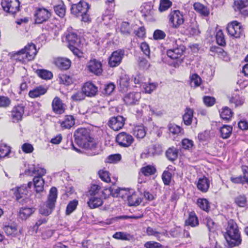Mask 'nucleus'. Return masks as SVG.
<instances>
[{
    "instance_id": "obj_1",
    "label": "nucleus",
    "mask_w": 248,
    "mask_h": 248,
    "mask_svg": "<svg viewBox=\"0 0 248 248\" xmlns=\"http://www.w3.org/2000/svg\"><path fill=\"white\" fill-rule=\"evenodd\" d=\"M74 137L76 142L79 146L92 151V153H90V155L97 154L95 151L97 144L90 137L88 130L84 128H78L75 132Z\"/></svg>"
},
{
    "instance_id": "obj_2",
    "label": "nucleus",
    "mask_w": 248,
    "mask_h": 248,
    "mask_svg": "<svg viewBox=\"0 0 248 248\" xmlns=\"http://www.w3.org/2000/svg\"><path fill=\"white\" fill-rule=\"evenodd\" d=\"M224 237L229 244L231 246H238L242 242L240 233L237 224L233 220L231 219L228 222Z\"/></svg>"
},
{
    "instance_id": "obj_3",
    "label": "nucleus",
    "mask_w": 248,
    "mask_h": 248,
    "mask_svg": "<svg viewBox=\"0 0 248 248\" xmlns=\"http://www.w3.org/2000/svg\"><path fill=\"white\" fill-rule=\"evenodd\" d=\"M37 53L35 45L30 43L20 50L12 54L13 58L22 63H26L33 60Z\"/></svg>"
},
{
    "instance_id": "obj_4",
    "label": "nucleus",
    "mask_w": 248,
    "mask_h": 248,
    "mask_svg": "<svg viewBox=\"0 0 248 248\" xmlns=\"http://www.w3.org/2000/svg\"><path fill=\"white\" fill-rule=\"evenodd\" d=\"M90 7L84 0H80L77 4H74L71 8L72 14L77 17H81V21L84 22H90L91 18L88 14Z\"/></svg>"
},
{
    "instance_id": "obj_5",
    "label": "nucleus",
    "mask_w": 248,
    "mask_h": 248,
    "mask_svg": "<svg viewBox=\"0 0 248 248\" xmlns=\"http://www.w3.org/2000/svg\"><path fill=\"white\" fill-rule=\"evenodd\" d=\"M57 198V189L55 187H52L49 191L46 203L40 206L39 208L40 213L45 216H48L51 214L55 207Z\"/></svg>"
},
{
    "instance_id": "obj_6",
    "label": "nucleus",
    "mask_w": 248,
    "mask_h": 248,
    "mask_svg": "<svg viewBox=\"0 0 248 248\" xmlns=\"http://www.w3.org/2000/svg\"><path fill=\"white\" fill-rule=\"evenodd\" d=\"M227 31L229 35L238 38L243 35L244 29L241 23L234 20L228 24Z\"/></svg>"
},
{
    "instance_id": "obj_7",
    "label": "nucleus",
    "mask_w": 248,
    "mask_h": 248,
    "mask_svg": "<svg viewBox=\"0 0 248 248\" xmlns=\"http://www.w3.org/2000/svg\"><path fill=\"white\" fill-rule=\"evenodd\" d=\"M1 4L4 11L12 15L19 10L18 0H2Z\"/></svg>"
},
{
    "instance_id": "obj_8",
    "label": "nucleus",
    "mask_w": 248,
    "mask_h": 248,
    "mask_svg": "<svg viewBox=\"0 0 248 248\" xmlns=\"http://www.w3.org/2000/svg\"><path fill=\"white\" fill-rule=\"evenodd\" d=\"M87 70L97 76H100L103 72L102 64L95 59H91L86 64Z\"/></svg>"
},
{
    "instance_id": "obj_9",
    "label": "nucleus",
    "mask_w": 248,
    "mask_h": 248,
    "mask_svg": "<svg viewBox=\"0 0 248 248\" xmlns=\"http://www.w3.org/2000/svg\"><path fill=\"white\" fill-rule=\"evenodd\" d=\"M134 139L132 135L125 132H122L119 133L116 137V142L123 147H128L133 142Z\"/></svg>"
},
{
    "instance_id": "obj_10",
    "label": "nucleus",
    "mask_w": 248,
    "mask_h": 248,
    "mask_svg": "<svg viewBox=\"0 0 248 248\" xmlns=\"http://www.w3.org/2000/svg\"><path fill=\"white\" fill-rule=\"evenodd\" d=\"M169 21L174 28H178L184 22L183 15L179 10L171 11L169 15Z\"/></svg>"
},
{
    "instance_id": "obj_11",
    "label": "nucleus",
    "mask_w": 248,
    "mask_h": 248,
    "mask_svg": "<svg viewBox=\"0 0 248 248\" xmlns=\"http://www.w3.org/2000/svg\"><path fill=\"white\" fill-rule=\"evenodd\" d=\"M141 98V94L139 92H130L126 94L123 97L125 104L128 106L137 104Z\"/></svg>"
},
{
    "instance_id": "obj_12",
    "label": "nucleus",
    "mask_w": 248,
    "mask_h": 248,
    "mask_svg": "<svg viewBox=\"0 0 248 248\" xmlns=\"http://www.w3.org/2000/svg\"><path fill=\"white\" fill-rule=\"evenodd\" d=\"M51 16L49 11L45 8H39L35 14V23L41 24L47 20Z\"/></svg>"
},
{
    "instance_id": "obj_13",
    "label": "nucleus",
    "mask_w": 248,
    "mask_h": 248,
    "mask_svg": "<svg viewBox=\"0 0 248 248\" xmlns=\"http://www.w3.org/2000/svg\"><path fill=\"white\" fill-rule=\"evenodd\" d=\"M124 118L121 116L113 117L110 119L108 124L114 131H118L122 129L124 124Z\"/></svg>"
},
{
    "instance_id": "obj_14",
    "label": "nucleus",
    "mask_w": 248,
    "mask_h": 248,
    "mask_svg": "<svg viewBox=\"0 0 248 248\" xmlns=\"http://www.w3.org/2000/svg\"><path fill=\"white\" fill-rule=\"evenodd\" d=\"M124 55V51L118 50L114 51L109 58L108 64L110 67H116L119 65Z\"/></svg>"
},
{
    "instance_id": "obj_15",
    "label": "nucleus",
    "mask_w": 248,
    "mask_h": 248,
    "mask_svg": "<svg viewBox=\"0 0 248 248\" xmlns=\"http://www.w3.org/2000/svg\"><path fill=\"white\" fill-rule=\"evenodd\" d=\"M234 9L244 16L248 15V0H236L234 1Z\"/></svg>"
},
{
    "instance_id": "obj_16",
    "label": "nucleus",
    "mask_w": 248,
    "mask_h": 248,
    "mask_svg": "<svg viewBox=\"0 0 248 248\" xmlns=\"http://www.w3.org/2000/svg\"><path fill=\"white\" fill-rule=\"evenodd\" d=\"M185 47L183 45H180L175 48L170 49L167 51V54L169 57L173 60L180 59L185 51Z\"/></svg>"
},
{
    "instance_id": "obj_17",
    "label": "nucleus",
    "mask_w": 248,
    "mask_h": 248,
    "mask_svg": "<svg viewBox=\"0 0 248 248\" xmlns=\"http://www.w3.org/2000/svg\"><path fill=\"white\" fill-rule=\"evenodd\" d=\"M24 113V107L19 105L14 107L11 111V118L13 122H18L22 119Z\"/></svg>"
},
{
    "instance_id": "obj_18",
    "label": "nucleus",
    "mask_w": 248,
    "mask_h": 248,
    "mask_svg": "<svg viewBox=\"0 0 248 248\" xmlns=\"http://www.w3.org/2000/svg\"><path fill=\"white\" fill-rule=\"evenodd\" d=\"M53 111L57 114H62L65 111V106L62 100L58 97H55L52 102Z\"/></svg>"
},
{
    "instance_id": "obj_19",
    "label": "nucleus",
    "mask_w": 248,
    "mask_h": 248,
    "mask_svg": "<svg viewBox=\"0 0 248 248\" xmlns=\"http://www.w3.org/2000/svg\"><path fill=\"white\" fill-rule=\"evenodd\" d=\"M82 90L84 92L86 96L92 97L96 94L98 88L93 83L87 82L84 84Z\"/></svg>"
},
{
    "instance_id": "obj_20",
    "label": "nucleus",
    "mask_w": 248,
    "mask_h": 248,
    "mask_svg": "<svg viewBox=\"0 0 248 248\" xmlns=\"http://www.w3.org/2000/svg\"><path fill=\"white\" fill-rule=\"evenodd\" d=\"M210 181L205 177L200 178L197 183L198 189L202 192H206L209 189Z\"/></svg>"
},
{
    "instance_id": "obj_21",
    "label": "nucleus",
    "mask_w": 248,
    "mask_h": 248,
    "mask_svg": "<svg viewBox=\"0 0 248 248\" xmlns=\"http://www.w3.org/2000/svg\"><path fill=\"white\" fill-rule=\"evenodd\" d=\"M55 64L61 69L67 70L71 66V61L67 58H58L55 61Z\"/></svg>"
},
{
    "instance_id": "obj_22",
    "label": "nucleus",
    "mask_w": 248,
    "mask_h": 248,
    "mask_svg": "<svg viewBox=\"0 0 248 248\" xmlns=\"http://www.w3.org/2000/svg\"><path fill=\"white\" fill-rule=\"evenodd\" d=\"M66 38L68 42V46L73 45L79 46L80 45V39L76 33L74 32H70L66 35Z\"/></svg>"
},
{
    "instance_id": "obj_23",
    "label": "nucleus",
    "mask_w": 248,
    "mask_h": 248,
    "mask_svg": "<svg viewBox=\"0 0 248 248\" xmlns=\"http://www.w3.org/2000/svg\"><path fill=\"white\" fill-rule=\"evenodd\" d=\"M130 78L128 75H124L120 77L119 80L120 89L121 92H125L129 88Z\"/></svg>"
},
{
    "instance_id": "obj_24",
    "label": "nucleus",
    "mask_w": 248,
    "mask_h": 248,
    "mask_svg": "<svg viewBox=\"0 0 248 248\" xmlns=\"http://www.w3.org/2000/svg\"><path fill=\"white\" fill-rule=\"evenodd\" d=\"M75 119L72 115H66L64 120L60 122L62 128L63 129H70L75 124Z\"/></svg>"
},
{
    "instance_id": "obj_25",
    "label": "nucleus",
    "mask_w": 248,
    "mask_h": 248,
    "mask_svg": "<svg viewBox=\"0 0 248 248\" xmlns=\"http://www.w3.org/2000/svg\"><path fill=\"white\" fill-rule=\"evenodd\" d=\"M87 203L90 208L94 209L101 206L103 203V201L100 197L92 196L90 198Z\"/></svg>"
},
{
    "instance_id": "obj_26",
    "label": "nucleus",
    "mask_w": 248,
    "mask_h": 248,
    "mask_svg": "<svg viewBox=\"0 0 248 248\" xmlns=\"http://www.w3.org/2000/svg\"><path fill=\"white\" fill-rule=\"evenodd\" d=\"M34 212V209L29 207H22L19 209L18 216L20 218L25 220Z\"/></svg>"
},
{
    "instance_id": "obj_27",
    "label": "nucleus",
    "mask_w": 248,
    "mask_h": 248,
    "mask_svg": "<svg viewBox=\"0 0 248 248\" xmlns=\"http://www.w3.org/2000/svg\"><path fill=\"white\" fill-rule=\"evenodd\" d=\"M146 233L149 236H154L158 241L162 240L161 239V235L167 236L168 235L167 232L166 231L159 232L150 227H148L147 228Z\"/></svg>"
},
{
    "instance_id": "obj_28",
    "label": "nucleus",
    "mask_w": 248,
    "mask_h": 248,
    "mask_svg": "<svg viewBox=\"0 0 248 248\" xmlns=\"http://www.w3.org/2000/svg\"><path fill=\"white\" fill-rule=\"evenodd\" d=\"M198 225L199 220L195 213L194 212H190L189 214L188 218L185 221V225L194 227Z\"/></svg>"
},
{
    "instance_id": "obj_29",
    "label": "nucleus",
    "mask_w": 248,
    "mask_h": 248,
    "mask_svg": "<svg viewBox=\"0 0 248 248\" xmlns=\"http://www.w3.org/2000/svg\"><path fill=\"white\" fill-rule=\"evenodd\" d=\"M112 237L117 240L129 241L133 238V236L126 232H118L113 235Z\"/></svg>"
},
{
    "instance_id": "obj_30",
    "label": "nucleus",
    "mask_w": 248,
    "mask_h": 248,
    "mask_svg": "<svg viewBox=\"0 0 248 248\" xmlns=\"http://www.w3.org/2000/svg\"><path fill=\"white\" fill-rule=\"evenodd\" d=\"M193 116V110L189 108H186L183 117L184 124L186 125L191 124Z\"/></svg>"
},
{
    "instance_id": "obj_31",
    "label": "nucleus",
    "mask_w": 248,
    "mask_h": 248,
    "mask_svg": "<svg viewBox=\"0 0 248 248\" xmlns=\"http://www.w3.org/2000/svg\"><path fill=\"white\" fill-rule=\"evenodd\" d=\"M46 92V90L43 87L40 86L30 91L29 95L31 98H35L44 94Z\"/></svg>"
},
{
    "instance_id": "obj_32",
    "label": "nucleus",
    "mask_w": 248,
    "mask_h": 248,
    "mask_svg": "<svg viewBox=\"0 0 248 248\" xmlns=\"http://www.w3.org/2000/svg\"><path fill=\"white\" fill-rule=\"evenodd\" d=\"M110 191L114 197H120L122 198L129 196V192L125 188L118 187L116 189L110 188Z\"/></svg>"
},
{
    "instance_id": "obj_33",
    "label": "nucleus",
    "mask_w": 248,
    "mask_h": 248,
    "mask_svg": "<svg viewBox=\"0 0 248 248\" xmlns=\"http://www.w3.org/2000/svg\"><path fill=\"white\" fill-rule=\"evenodd\" d=\"M28 193V190L27 185H26L16 187L14 191V194L16 196L17 200L23 197L25 195H27Z\"/></svg>"
},
{
    "instance_id": "obj_34",
    "label": "nucleus",
    "mask_w": 248,
    "mask_h": 248,
    "mask_svg": "<svg viewBox=\"0 0 248 248\" xmlns=\"http://www.w3.org/2000/svg\"><path fill=\"white\" fill-rule=\"evenodd\" d=\"M33 181L36 192L39 193L43 191L44 186V179L40 177H34Z\"/></svg>"
},
{
    "instance_id": "obj_35",
    "label": "nucleus",
    "mask_w": 248,
    "mask_h": 248,
    "mask_svg": "<svg viewBox=\"0 0 248 248\" xmlns=\"http://www.w3.org/2000/svg\"><path fill=\"white\" fill-rule=\"evenodd\" d=\"M127 201L128 205L130 206H138L141 202L140 199L135 192L133 193L131 195L127 196Z\"/></svg>"
},
{
    "instance_id": "obj_36",
    "label": "nucleus",
    "mask_w": 248,
    "mask_h": 248,
    "mask_svg": "<svg viewBox=\"0 0 248 248\" xmlns=\"http://www.w3.org/2000/svg\"><path fill=\"white\" fill-rule=\"evenodd\" d=\"M232 131V126L228 125H223L220 128V136L224 139H227L231 135Z\"/></svg>"
},
{
    "instance_id": "obj_37",
    "label": "nucleus",
    "mask_w": 248,
    "mask_h": 248,
    "mask_svg": "<svg viewBox=\"0 0 248 248\" xmlns=\"http://www.w3.org/2000/svg\"><path fill=\"white\" fill-rule=\"evenodd\" d=\"M193 7L195 11L203 16H207L209 14L208 8L200 2H195Z\"/></svg>"
},
{
    "instance_id": "obj_38",
    "label": "nucleus",
    "mask_w": 248,
    "mask_h": 248,
    "mask_svg": "<svg viewBox=\"0 0 248 248\" xmlns=\"http://www.w3.org/2000/svg\"><path fill=\"white\" fill-rule=\"evenodd\" d=\"M133 135L138 139H142L146 135L144 127L141 125L134 127L133 130Z\"/></svg>"
},
{
    "instance_id": "obj_39",
    "label": "nucleus",
    "mask_w": 248,
    "mask_h": 248,
    "mask_svg": "<svg viewBox=\"0 0 248 248\" xmlns=\"http://www.w3.org/2000/svg\"><path fill=\"white\" fill-rule=\"evenodd\" d=\"M232 110L227 107H223L220 111V117L226 121L229 120L232 117Z\"/></svg>"
},
{
    "instance_id": "obj_40",
    "label": "nucleus",
    "mask_w": 248,
    "mask_h": 248,
    "mask_svg": "<svg viewBox=\"0 0 248 248\" xmlns=\"http://www.w3.org/2000/svg\"><path fill=\"white\" fill-rule=\"evenodd\" d=\"M3 230L7 235L15 236L17 233V229L15 225H5Z\"/></svg>"
},
{
    "instance_id": "obj_41",
    "label": "nucleus",
    "mask_w": 248,
    "mask_h": 248,
    "mask_svg": "<svg viewBox=\"0 0 248 248\" xmlns=\"http://www.w3.org/2000/svg\"><path fill=\"white\" fill-rule=\"evenodd\" d=\"M155 168L151 165H147L145 167H142L140 170V172L145 176L153 175L155 173Z\"/></svg>"
},
{
    "instance_id": "obj_42",
    "label": "nucleus",
    "mask_w": 248,
    "mask_h": 248,
    "mask_svg": "<svg viewBox=\"0 0 248 248\" xmlns=\"http://www.w3.org/2000/svg\"><path fill=\"white\" fill-rule=\"evenodd\" d=\"M162 152L161 146L159 144L156 143L149 148L148 154L152 155H159L162 153Z\"/></svg>"
},
{
    "instance_id": "obj_43",
    "label": "nucleus",
    "mask_w": 248,
    "mask_h": 248,
    "mask_svg": "<svg viewBox=\"0 0 248 248\" xmlns=\"http://www.w3.org/2000/svg\"><path fill=\"white\" fill-rule=\"evenodd\" d=\"M187 30L192 35H198L200 33L199 26L196 21L192 22Z\"/></svg>"
},
{
    "instance_id": "obj_44",
    "label": "nucleus",
    "mask_w": 248,
    "mask_h": 248,
    "mask_svg": "<svg viewBox=\"0 0 248 248\" xmlns=\"http://www.w3.org/2000/svg\"><path fill=\"white\" fill-rule=\"evenodd\" d=\"M198 206L202 210L208 212L210 209L209 202L206 199H199L197 202Z\"/></svg>"
},
{
    "instance_id": "obj_45",
    "label": "nucleus",
    "mask_w": 248,
    "mask_h": 248,
    "mask_svg": "<svg viewBox=\"0 0 248 248\" xmlns=\"http://www.w3.org/2000/svg\"><path fill=\"white\" fill-rule=\"evenodd\" d=\"M216 37L217 43L218 45L221 46H226V42L222 30H220L217 31Z\"/></svg>"
},
{
    "instance_id": "obj_46",
    "label": "nucleus",
    "mask_w": 248,
    "mask_h": 248,
    "mask_svg": "<svg viewBox=\"0 0 248 248\" xmlns=\"http://www.w3.org/2000/svg\"><path fill=\"white\" fill-rule=\"evenodd\" d=\"M230 102L233 103L235 107L242 106L244 102V99L237 94H233L230 99Z\"/></svg>"
},
{
    "instance_id": "obj_47",
    "label": "nucleus",
    "mask_w": 248,
    "mask_h": 248,
    "mask_svg": "<svg viewBox=\"0 0 248 248\" xmlns=\"http://www.w3.org/2000/svg\"><path fill=\"white\" fill-rule=\"evenodd\" d=\"M178 150L175 148H170L166 152L167 158L171 160H175L178 156Z\"/></svg>"
},
{
    "instance_id": "obj_48",
    "label": "nucleus",
    "mask_w": 248,
    "mask_h": 248,
    "mask_svg": "<svg viewBox=\"0 0 248 248\" xmlns=\"http://www.w3.org/2000/svg\"><path fill=\"white\" fill-rule=\"evenodd\" d=\"M37 73L39 77L45 79H50L53 77L52 73L46 70H39L37 71Z\"/></svg>"
},
{
    "instance_id": "obj_49",
    "label": "nucleus",
    "mask_w": 248,
    "mask_h": 248,
    "mask_svg": "<svg viewBox=\"0 0 248 248\" xmlns=\"http://www.w3.org/2000/svg\"><path fill=\"white\" fill-rule=\"evenodd\" d=\"M141 217V216L138 217V216H120L116 217H113L109 220H108L107 222V224H110L112 223L113 222L117 221L118 219H129V218L138 219Z\"/></svg>"
},
{
    "instance_id": "obj_50",
    "label": "nucleus",
    "mask_w": 248,
    "mask_h": 248,
    "mask_svg": "<svg viewBox=\"0 0 248 248\" xmlns=\"http://www.w3.org/2000/svg\"><path fill=\"white\" fill-rule=\"evenodd\" d=\"M78 204V201L73 200L71 201L67 206L66 209V214L67 215H69L71 214L76 209Z\"/></svg>"
},
{
    "instance_id": "obj_51",
    "label": "nucleus",
    "mask_w": 248,
    "mask_h": 248,
    "mask_svg": "<svg viewBox=\"0 0 248 248\" xmlns=\"http://www.w3.org/2000/svg\"><path fill=\"white\" fill-rule=\"evenodd\" d=\"M141 12L145 16H152L154 14L153 7L147 4H145L141 7Z\"/></svg>"
},
{
    "instance_id": "obj_52",
    "label": "nucleus",
    "mask_w": 248,
    "mask_h": 248,
    "mask_svg": "<svg viewBox=\"0 0 248 248\" xmlns=\"http://www.w3.org/2000/svg\"><path fill=\"white\" fill-rule=\"evenodd\" d=\"M172 5L170 0H161L159 7V10L163 12L167 10Z\"/></svg>"
},
{
    "instance_id": "obj_53",
    "label": "nucleus",
    "mask_w": 248,
    "mask_h": 248,
    "mask_svg": "<svg viewBox=\"0 0 248 248\" xmlns=\"http://www.w3.org/2000/svg\"><path fill=\"white\" fill-rule=\"evenodd\" d=\"M54 9L56 14L60 17H62L65 14V7L63 4L55 6Z\"/></svg>"
},
{
    "instance_id": "obj_54",
    "label": "nucleus",
    "mask_w": 248,
    "mask_h": 248,
    "mask_svg": "<svg viewBox=\"0 0 248 248\" xmlns=\"http://www.w3.org/2000/svg\"><path fill=\"white\" fill-rule=\"evenodd\" d=\"M191 86L194 87H198L201 83V78L197 74H193L190 77Z\"/></svg>"
},
{
    "instance_id": "obj_55",
    "label": "nucleus",
    "mask_w": 248,
    "mask_h": 248,
    "mask_svg": "<svg viewBox=\"0 0 248 248\" xmlns=\"http://www.w3.org/2000/svg\"><path fill=\"white\" fill-rule=\"evenodd\" d=\"M10 152L11 150L9 146L6 145H1L0 146V157L7 156Z\"/></svg>"
},
{
    "instance_id": "obj_56",
    "label": "nucleus",
    "mask_w": 248,
    "mask_h": 248,
    "mask_svg": "<svg viewBox=\"0 0 248 248\" xmlns=\"http://www.w3.org/2000/svg\"><path fill=\"white\" fill-rule=\"evenodd\" d=\"M158 86L156 83H149L144 85L145 92L147 93H151L155 91Z\"/></svg>"
},
{
    "instance_id": "obj_57",
    "label": "nucleus",
    "mask_w": 248,
    "mask_h": 248,
    "mask_svg": "<svg viewBox=\"0 0 248 248\" xmlns=\"http://www.w3.org/2000/svg\"><path fill=\"white\" fill-rule=\"evenodd\" d=\"M235 202L238 206L244 207L246 206L247 199L245 196L240 195L235 198Z\"/></svg>"
},
{
    "instance_id": "obj_58",
    "label": "nucleus",
    "mask_w": 248,
    "mask_h": 248,
    "mask_svg": "<svg viewBox=\"0 0 248 248\" xmlns=\"http://www.w3.org/2000/svg\"><path fill=\"white\" fill-rule=\"evenodd\" d=\"M121 32L124 35H129L131 32V29L129 26V24L128 22H123L122 24L121 29Z\"/></svg>"
},
{
    "instance_id": "obj_59",
    "label": "nucleus",
    "mask_w": 248,
    "mask_h": 248,
    "mask_svg": "<svg viewBox=\"0 0 248 248\" xmlns=\"http://www.w3.org/2000/svg\"><path fill=\"white\" fill-rule=\"evenodd\" d=\"M99 177L103 181L108 183L110 181V178L108 175V172L106 170H100L98 172Z\"/></svg>"
},
{
    "instance_id": "obj_60",
    "label": "nucleus",
    "mask_w": 248,
    "mask_h": 248,
    "mask_svg": "<svg viewBox=\"0 0 248 248\" xmlns=\"http://www.w3.org/2000/svg\"><path fill=\"white\" fill-rule=\"evenodd\" d=\"M205 223L210 232H214L215 230L216 224L213 220L210 217H206Z\"/></svg>"
},
{
    "instance_id": "obj_61",
    "label": "nucleus",
    "mask_w": 248,
    "mask_h": 248,
    "mask_svg": "<svg viewBox=\"0 0 248 248\" xmlns=\"http://www.w3.org/2000/svg\"><path fill=\"white\" fill-rule=\"evenodd\" d=\"M11 104L9 97L5 96H0V108H7Z\"/></svg>"
},
{
    "instance_id": "obj_62",
    "label": "nucleus",
    "mask_w": 248,
    "mask_h": 248,
    "mask_svg": "<svg viewBox=\"0 0 248 248\" xmlns=\"http://www.w3.org/2000/svg\"><path fill=\"white\" fill-rule=\"evenodd\" d=\"M162 178L165 185H169L171 179V174L168 171H165L162 174Z\"/></svg>"
},
{
    "instance_id": "obj_63",
    "label": "nucleus",
    "mask_w": 248,
    "mask_h": 248,
    "mask_svg": "<svg viewBox=\"0 0 248 248\" xmlns=\"http://www.w3.org/2000/svg\"><path fill=\"white\" fill-rule=\"evenodd\" d=\"M86 95L84 92L82 90V91H78L76 93L73 94L71 98L74 101H80L85 98Z\"/></svg>"
},
{
    "instance_id": "obj_64",
    "label": "nucleus",
    "mask_w": 248,
    "mask_h": 248,
    "mask_svg": "<svg viewBox=\"0 0 248 248\" xmlns=\"http://www.w3.org/2000/svg\"><path fill=\"white\" fill-rule=\"evenodd\" d=\"M144 247L146 248H162V245L155 241H148L145 243Z\"/></svg>"
}]
</instances>
